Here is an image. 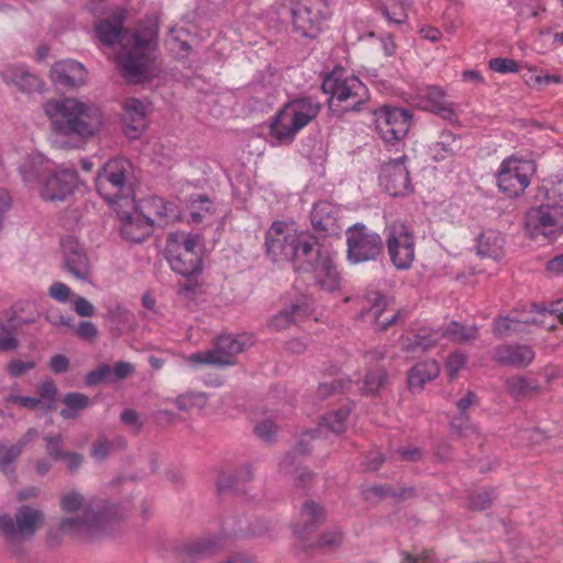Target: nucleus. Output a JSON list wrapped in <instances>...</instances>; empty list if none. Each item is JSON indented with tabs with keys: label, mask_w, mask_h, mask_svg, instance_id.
<instances>
[{
	"label": "nucleus",
	"mask_w": 563,
	"mask_h": 563,
	"mask_svg": "<svg viewBox=\"0 0 563 563\" xmlns=\"http://www.w3.org/2000/svg\"><path fill=\"white\" fill-rule=\"evenodd\" d=\"M125 12L114 13L96 23L95 35L106 46L121 44L118 65L122 76L130 84H142L157 77L162 70L157 62L158 27L155 24L140 25L125 31Z\"/></svg>",
	"instance_id": "f257e3e1"
},
{
	"label": "nucleus",
	"mask_w": 563,
	"mask_h": 563,
	"mask_svg": "<svg viewBox=\"0 0 563 563\" xmlns=\"http://www.w3.org/2000/svg\"><path fill=\"white\" fill-rule=\"evenodd\" d=\"M43 110L54 131L84 142L93 137L103 123L102 112L97 106L75 98L48 100Z\"/></svg>",
	"instance_id": "f03ea898"
},
{
	"label": "nucleus",
	"mask_w": 563,
	"mask_h": 563,
	"mask_svg": "<svg viewBox=\"0 0 563 563\" xmlns=\"http://www.w3.org/2000/svg\"><path fill=\"white\" fill-rule=\"evenodd\" d=\"M124 516L121 507L109 501L88 504L81 515L60 520L59 531L77 542H95L109 534Z\"/></svg>",
	"instance_id": "7ed1b4c3"
},
{
	"label": "nucleus",
	"mask_w": 563,
	"mask_h": 563,
	"mask_svg": "<svg viewBox=\"0 0 563 563\" xmlns=\"http://www.w3.org/2000/svg\"><path fill=\"white\" fill-rule=\"evenodd\" d=\"M317 239L307 233H298L290 225L274 222L266 232L265 246L273 261H291L296 269L311 252Z\"/></svg>",
	"instance_id": "20e7f679"
},
{
	"label": "nucleus",
	"mask_w": 563,
	"mask_h": 563,
	"mask_svg": "<svg viewBox=\"0 0 563 563\" xmlns=\"http://www.w3.org/2000/svg\"><path fill=\"white\" fill-rule=\"evenodd\" d=\"M131 170V163L124 158L110 159L98 170L97 191L113 210L120 205L130 209L134 207V190L130 180Z\"/></svg>",
	"instance_id": "39448f33"
},
{
	"label": "nucleus",
	"mask_w": 563,
	"mask_h": 563,
	"mask_svg": "<svg viewBox=\"0 0 563 563\" xmlns=\"http://www.w3.org/2000/svg\"><path fill=\"white\" fill-rule=\"evenodd\" d=\"M320 110V102L311 97H302L289 101L274 117L269 125L271 136L278 144L292 142L296 134L314 120Z\"/></svg>",
	"instance_id": "423d86ee"
},
{
	"label": "nucleus",
	"mask_w": 563,
	"mask_h": 563,
	"mask_svg": "<svg viewBox=\"0 0 563 563\" xmlns=\"http://www.w3.org/2000/svg\"><path fill=\"white\" fill-rule=\"evenodd\" d=\"M166 258L174 272L190 276L201 272L202 256L198 234L175 232L166 241Z\"/></svg>",
	"instance_id": "0eeeda50"
},
{
	"label": "nucleus",
	"mask_w": 563,
	"mask_h": 563,
	"mask_svg": "<svg viewBox=\"0 0 563 563\" xmlns=\"http://www.w3.org/2000/svg\"><path fill=\"white\" fill-rule=\"evenodd\" d=\"M322 90L330 95V107L341 106L343 111H357L368 100L366 86L356 76L341 71L325 76Z\"/></svg>",
	"instance_id": "6e6552de"
},
{
	"label": "nucleus",
	"mask_w": 563,
	"mask_h": 563,
	"mask_svg": "<svg viewBox=\"0 0 563 563\" xmlns=\"http://www.w3.org/2000/svg\"><path fill=\"white\" fill-rule=\"evenodd\" d=\"M287 12L294 33L306 38L317 37L329 16L328 5L323 0H290Z\"/></svg>",
	"instance_id": "1a4fd4ad"
},
{
	"label": "nucleus",
	"mask_w": 563,
	"mask_h": 563,
	"mask_svg": "<svg viewBox=\"0 0 563 563\" xmlns=\"http://www.w3.org/2000/svg\"><path fill=\"white\" fill-rule=\"evenodd\" d=\"M298 271L312 272L316 284L325 291L333 292L340 288L341 276L335 265L334 253L318 241Z\"/></svg>",
	"instance_id": "9d476101"
},
{
	"label": "nucleus",
	"mask_w": 563,
	"mask_h": 563,
	"mask_svg": "<svg viewBox=\"0 0 563 563\" xmlns=\"http://www.w3.org/2000/svg\"><path fill=\"white\" fill-rule=\"evenodd\" d=\"M246 346L244 336L220 335L216 339L213 347L190 354L187 361L196 365H212L218 367L233 365L238 354Z\"/></svg>",
	"instance_id": "9b49d317"
},
{
	"label": "nucleus",
	"mask_w": 563,
	"mask_h": 563,
	"mask_svg": "<svg viewBox=\"0 0 563 563\" xmlns=\"http://www.w3.org/2000/svg\"><path fill=\"white\" fill-rule=\"evenodd\" d=\"M43 522L44 515L41 510L22 506L18 509L14 519L9 515H0V534L13 544L31 539L43 526Z\"/></svg>",
	"instance_id": "f8f14e48"
},
{
	"label": "nucleus",
	"mask_w": 563,
	"mask_h": 563,
	"mask_svg": "<svg viewBox=\"0 0 563 563\" xmlns=\"http://www.w3.org/2000/svg\"><path fill=\"white\" fill-rule=\"evenodd\" d=\"M347 260L351 263L375 261L383 251L380 235L357 223L346 231Z\"/></svg>",
	"instance_id": "ddd939ff"
},
{
	"label": "nucleus",
	"mask_w": 563,
	"mask_h": 563,
	"mask_svg": "<svg viewBox=\"0 0 563 563\" xmlns=\"http://www.w3.org/2000/svg\"><path fill=\"white\" fill-rule=\"evenodd\" d=\"M386 247L391 264L397 269H408L415 261V238L401 222H393L385 229Z\"/></svg>",
	"instance_id": "4468645a"
},
{
	"label": "nucleus",
	"mask_w": 563,
	"mask_h": 563,
	"mask_svg": "<svg viewBox=\"0 0 563 563\" xmlns=\"http://www.w3.org/2000/svg\"><path fill=\"white\" fill-rule=\"evenodd\" d=\"M533 172L531 161L508 157L503 161L496 175L498 187L509 197L518 196L529 186Z\"/></svg>",
	"instance_id": "2eb2a0df"
},
{
	"label": "nucleus",
	"mask_w": 563,
	"mask_h": 563,
	"mask_svg": "<svg viewBox=\"0 0 563 563\" xmlns=\"http://www.w3.org/2000/svg\"><path fill=\"white\" fill-rule=\"evenodd\" d=\"M526 227L534 234L555 239L563 233V207L547 199L527 212Z\"/></svg>",
	"instance_id": "dca6fc26"
},
{
	"label": "nucleus",
	"mask_w": 563,
	"mask_h": 563,
	"mask_svg": "<svg viewBox=\"0 0 563 563\" xmlns=\"http://www.w3.org/2000/svg\"><path fill=\"white\" fill-rule=\"evenodd\" d=\"M349 417V410L340 409L330 412L323 417V422L319 426L318 430L307 432L301 440L298 441L295 449L287 453L280 462L279 466L285 472H290L291 467L299 463V457L306 455L310 449L308 448L310 440L314 439L316 433H323L329 430L335 434H341L346 429V419Z\"/></svg>",
	"instance_id": "f3484780"
},
{
	"label": "nucleus",
	"mask_w": 563,
	"mask_h": 563,
	"mask_svg": "<svg viewBox=\"0 0 563 563\" xmlns=\"http://www.w3.org/2000/svg\"><path fill=\"white\" fill-rule=\"evenodd\" d=\"M407 161L408 157L402 155L382 165L379 185L389 196L401 197L411 192L412 185Z\"/></svg>",
	"instance_id": "a211bd4d"
},
{
	"label": "nucleus",
	"mask_w": 563,
	"mask_h": 563,
	"mask_svg": "<svg viewBox=\"0 0 563 563\" xmlns=\"http://www.w3.org/2000/svg\"><path fill=\"white\" fill-rule=\"evenodd\" d=\"M411 114L401 108L384 107L376 113L375 125L377 133L385 142L402 140L409 129Z\"/></svg>",
	"instance_id": "6ab92c4d"
},
{
	"label": "nucleus",
	"mask_w": 563,
	"mask_h": 563,
	"mask_svg": "<svg viewBox=\"0 0 563 563\" xmlns=\"http://www.w3.org/2000/svg\"><path fill=\"white\" fill-rule=\"evenodd\" d=\"M77 185L76 170L57 169L41 183L40 197L46 201H64L74 194Z\"/></svg>",
	"instance_id": "aec40b11"
},
{
	"label": "nucleus",
	"mask_w": 563,
	"mask_h": 563,
	"mask_svg": "<svg viewBox=\"0 0 563 563\" xmlns=\"http://www.w3.org/2000/svg\"><path fill=\"white\" fill-rule=\"evenodd\" d=\"M121 221V235L132 242H142L151 233L154 220L147 214H141L134 205L133 209L120 205L114 209Z\"/></svg>",
	"instance_id": "412c9836"
},
{
	"label": "nucleus",
	"mask_w": 563,
	"mask_h": 563,
	"mask_svg": "<svg viewBox=\"0 0 563 563\" xmlns=\"http://www.w3.org/2000/svg\"><path fill=\"white\" fill-rule=\"evenodd\" d=\"M364 300L366 305L362 308L360 317L373 322L376 331H385L402 319L401 311H396L388 317L382 318L383 312L387 308V298L375 289H367Z\"/></svg>",
	"instance_id": "4be33fe9"
},
{
	"label": "nucleus",
	"mask_w": 563,
	"mask_h": 563,
	"mask_svg": "<svg viewBox=\"0 0 563 563\" xmlns=\"http://www.w3.org/2000/svg\"><path fill=\"white\" fill-rule=\"evenodd\" d=\"M62 246L66 271L79 280H88L91 275V264L84 246L74 239L65 240Z\"/></svg>",
	"instance_id": "5701e85b"
},
{
	"label": "nucleus",
	"mask_w": 563,
	"mask_h": 563,
	"mask_svg": "<svg viewBox=\"0 0 563 563\" xmlns=\"http://www.w3.org/2000/svg\"><path fill=\"white\" fill-rule=\"evenodd\" d=\"M534 351L526 344H503L493 352V360L505 366L527 367L534 360Z\"/></svg>",
	"instance_id": "b1692460"
},
{
	"label": "nucleus",
	"mask_w": 563,
	"mask_h": 563,
	"mask_svg": "<svg viewBox=\"0 0 563 563\" xmlns=\"http://www.w3.org/2000/svg\"><path fill=\"white\" fill-rule=\"evenodd\" d=\"M123 132L129 139H137L146 128L145 106L139 99H126L122 113Z\"/></svg>",
	"instance_id": "393cba45"
},
{
	"label": "nucleus",
	"mask_w": 563,
	"mask_h": 563,
	"mask_svg": "<svg viewBox=\"0 0 563 563\" xmlns=\"http://www.w3.org/2000/svg\"><path fill=\"white\" fill-rule=\"evenodd\" d=\"M52 81L60 88H75L86 80L85 67L73 59L55 64L51 70Z\"/></svg>",
	"instance_id": "a878e982"
},
{
	"label": "nucleus",
	"mask_w": 563,
	"mask_h": 563,
	"mask_svg": "<svg viewBox=\"0 0 563 563\" xmlns=\"http://www.w3.org/2000/svg\"><path fill=\"white\" fill-rule=\"evenodd\" d=\"M1 76L8 85H13L21 92L32 93L42 89V80L24 65L5 66Z\"/></svg>",
	"instance_id": "bb28decb"
},
{
	"label": "nucleus",
	"mask_w": 563,
	"mask_h": 563,
	"mask_svg": "<svg viewBox=\"0 0 563 563\" xmlns=\"http://www.w3.org/2000/svg\"><path fill=\"white\" fill-rule=\"evenodd\" d=\"M445 91L438 86L427 87L421 101V108L435 113L440 118L448 121H456L457 115L453 109L452 103L444 100Z\"/></svg>",
	"instance_id": "cd10ccee"
},
{
	"label": "nucleus",
	"mask_w": 563,
	"mask_h": 563,
	"mask_svg": "<svg viewBox=\"0 0 563 563\" xmlns=\"http://www.w3.org/2000/svg\"><path fill=\"white\" fill-rule=\"evenodd\" d=\"M145 214L150 216L154 223L166 225L179 219V210L173 202L159 197H152L143 206Z\"/></svg>",
	"instance_id": "c85d7f7f"
},
{
	"label": "nucleus",
	"mask_w": 563,
	"mask_h": 563,
	"mask_svg": "<svg viewBox=\"0 0 563 563\" xmlns=\"http://www.w3.org/2000/svg\"><path fill=\"white\" fill-rule=\"evenodd\" d=\"M505 239L499 231L484 230L477 236L476 252L481 257L500 260L504 256Z\"/></svg>",
	"instance_id": "c756f323"
},
{
	"label": "nucleus",
	"mask_w": 563,
	"mask_h": 563,
	"mask_svg": "<svg viewBox=\"0 0 563 563\" xmlns=\"http://www.w3.org/2000/svg\"><path fill=\"white\" fill-rule=\"evenodd\" d=\"M440 374V365L434 360L416 364L408 373V386L411 391L422 390L426 383Z\"/></svg>",
	"instance_id": "7c9ffc66"
},
{
	"label": "nucleus",
	"mask_w": 563,
	"mask_h": 563,
	"mask_svg": "<svg viewBox=\"0 0 563 563\" xmlns=\"http://www.w3.org/2000/svg\"><path fill=\"white\" fill-rule=\"evenodd\" d=\"M300 517L303 522L302 527L299 525L296 526L295 532L299 536H303L308 530L318 527L324 521L325 511L320 505L309 500L302 505Z\"/></svg>",
	"instance_id": "2f4dec72"
},
{
	"label": "nucleus",
	"mask_w": 563,
	"mask_h": 563,
	"mask_svg": "<svg viewBox=\"0 0 563 563\" xmlns=\"http://www.w3.org/2000/svg\"><path fill=\"white\" fill-rule=\"evenodd\" d=\"M410 0H382L380 12L390 24L400 25L408 20Z\"/></svg>",
	"instance_id": "473e14b6"
},
{
	"label": "nucleus",
	"mask_w": 563,
	"mask_h": 563,
	"mask_svg": "<svg viewBox=\"0 0 563 563\" xmlns=\"http://www.w3.org/2000/svg\"><path fill=\"white\" fill-rule=\"evenodd\" d=\"M534 319L505 316L494 321L493 333L498 338L510 336L522 331L521 327L534 323Z\"/></svg>",
	"instance_id": "72a5a7b5"
},
{
	"label": "nucleus",
	"mask_w": 563,
	"mask_h": 563,
	"mask_svg": "<svg viewBox=\"0 0 563 563\" xmlns=\"http://www.w3.org/2000/svg\"><path fill=\"white\" fill-rule=\"evenodd\" d=\"M462 150L460 139L450 131H443L440 141L433 144L434 159L442 161L457 154Z\"/></svg>",
	"instance_id": "f704fd0d"
},
{
	"label": "nucleus",
	"mask_w": 563,
	"mask_h": 563,
	"mask_svg": "<svg viewBox=\"0 0 563 563\" xmlns=\"http://www.w3.org/2000/svg\"><path fill=\"white\" fill-rule=\"evenodd\" d=\"M63 404L65 408L60 410V417L64 420H70L77 418L81 410L89 407L90 399L81 393H67L63 398Z\"/></svg>",
	"instance_id": "c9c22d12"
},
{
	"label": "nucleus",
	"mask_w": 563,
	"mask_h": 563,
	"mask_svg": "<svg viewBox=\"0 0 563 563\" xmlns=\"http://www.w3.org/2000/svg\"><path fill=\"white\" fill-rule=\"evenodd\" d=\"M307 314V308L302 305H291L273 317L269 327L276 331L285 330Z\"/></svg>",
	"instance_id": "e433bc0d"
},
{
	"label": "nucleus",
	"mask_w": 563,
	"mask_h": 563,
	"mask_svg": "<svg viewBox=\"0 0 563 563\" xmlns=\"http://www.w3.org/2000/svg\"><path fill=\"white\" fill-rule=\"evenodd\" d=\"M27 444L26 439H20L13 445L0 443V471L5 475H14L12 463L21 455L24 446Z\"/></svg>",
	"instance_id": "4c0bfd02"
},
{
	"label": "nucleus",
	"mask_w": 563,
	"mask_h": 563,
	"mask_svg": "<svg viewBox=\"0 0 563 563\" xmlns=\"http://www.w3.org/2000/svg\"><path fill=\"white\" fill-rule=\"evenodd\" d=\"M330 209L332 207L328 202H320L314 206L311 221L316 230L325 233H332L335 230V219L330 216Z\"/></svg>",
	"instance_id": "58836bf2"
},
{
	"label": "nucleus",
	"mask_w": 563,
	"mask_h": 563,
	"mask_svg": "<svg viewBox=\"0 0 563 563\" xmlns=\"http://www.w3.org/2000/svg\"><path fill=\"white\" fill-rule=\"evenodd\" d=\"M478 335L476 325H463L456 321H452L445 328V338L452 342H468L475 340Z\"/></svg>",
	"instance_id": "ea45409f"
},
{
	"label": "nucleus",
	"mask_w": 563,
	"mask_h": 563,
	"mask_svg": "<svg viewBox=\"0 0 563 563\" xmlns=\"http://www.w3.org/2000/svg\"><path fill=\"white\" fill-rule=\"evenodd\" d=\"M44 165V157L40 154L29 155L20 165V174L25 184H33L40 176Z\"/></svg>",
	"instance_id": "a19ab883"
},
{
	"label": "nucleus",
	"mask_w": 563,
	"mask_h": 563,
	"mask_svg": "<svg viewBox=\"0 0 563 563\" xmlns=\"http://www.w3.org/2000/svg\"><path fill=\"white\" fill-rule=\"evenodd\" d=\"M505 386L507 393L516 399L522 398L530 391H536L538 389L536 382L522 376H514L507 378Z\"/></svg>",
	"instance_id": "79ce46f5"
},
{
	"label": "nucleus",
	"mask_w": 563,
	"mask_h": 563,
	"mask_svg": "<svg viewBox=\"0 0 563 563\" xmlns=\"http://www.w3.org/2000/svg\"><path fill=\"white\" fill-rule=\"evenodd\" d=\"M208 397L201 391H187L177 396L173 402L181 411H189L194 408L202 409L206 407Z\"/></svg>",
	"instance_id": "37998d69"
},
{
	"label": "nucleus",
	"mask_w": 563,
	"mask_h": 563,
	"mask_svg": "<svg viewBox=\"0 0 563 563\" xmlns=\"http://www.w3.org/2000/svg\"><path fill=\"white\" fill-rule=\"evenodd\" d=\"M387 373L383 367L366 373L361 391L365 395H376L386 384Z\"/></svg>",
	"instance_id": "c03bdc74"
},
{
	"label": "nucleus",
	"mask_w": 563,
	"mask_h": 563,
	"mask_svg": "<svg viewBox=\"0 0 563 563\" xmlns=\"http://www.w3.org/2000/svg\"><path fill=\"white\" fill-rule=\"evenodd\" d=\"M420 340L421 351H427L440 343L441 339L445 338V329H420L418 332Z\"/></svg>",
	"instance_id": "a18cd8bd"
},
{
	"label": "nucleus",
	"mask_w": 563,
	"mask_h": 563,
	"mask_svg": "<svg viewBox=\"0 0 563 563\" xmlns=\"http://www.w3.org/2000/svg\"><path fill=\"white\" fill-rule=\"evenodd\" d=\"M46 453L54 461H62V457L66 454L63 450L64 438L62 434L46 435Z\"/></svg>",
	"instance_id": "49530a36"
},
{
	"label": "nucleus",
	"mask_w": 563,
	"mask_h": 563,
	"mask_svg": "<svg viewBox=\"0 0 563 563\" xmlns=\"http://www.w3.org/2000/svg\"><path fill=\"white\" fill-rule=\"evenodd\" d=\"M494 498V489L485 488L470 497V507L473 510H485L490 507Z\"/></svg>",
	"instance_id": "de8ad7c7"
},
{
	"label": "nucleus",
	"mask_w": 563,
	"mask_h": 563,
	"mask_svg": "<svg viewBox=\"0 0 563 563\" xmlns=\"http://www.w3.org/2000/svg\"><path fill=\"white\" fill-rule=\"evenodd\" d=\"M451 429L460 437L476 433L477 428L474 426L468 416H456L450 422Z\"/></svg>",
	"instance_id": "09e8293b"
},
{
	"label": "nucleus",
	"mask_w": 563,
	"mask_h": 563,
	"mask_svg": "<svg viewBox=\"0 0 563 563\" xmlns=\"http://www.w3.org/2000/svg\"><path fill=\"white\" fill-rule=\"evenodd\" d=\"M113 448L112 442L103 435H100L91 445V456L96 461H103Z\"/></svg>",
	"instance_id": "8fccbe9b"
},
{
	"label": "nucleus",
	"mask_w": 563,
	"mask_h": 563,
	"mask_svg": "<svg viewBox=\"0 0 563 563\" xmlns=\"http://www.w3.org/2000/svg\"><path fill=\"white\" fill-rule=\"evenodd\" d=\"M488 66L493 71L499 74L517 73L519 70L518 63L511 58H492Z\"/></svg>",
	"instance_id": "3c124183"
},
{
	"label": "nucleus",
	"mask_w": 563,
	"mask_h": 563,
	"mask_svg": "<svg viewBox=\"0 0 563 563\" xmlns=\"http://www.w3.org/2000/svg\"><path fill=\"white\" fill-rule=\"evenodd\" d=\"M60 505L64 511L75 512L84 506V497L80 493L71 490L63 496Z\"/></svg>",
	"instance_id": "603ef678"
},
{
	"label": "nucleus",
	"mask_w": 563,
	"mask_h": 563,
	"mask_svg": "<svg viewBox=\"0 0 563 563\" xmlns=\"http://www.w3.org/2000/svg\"><path fill=\"white\" fill-rule=\"evenodd\" d=\"M112 373L110 365L102 364L96 369L87 373L85 383L87 386H97L101 382L108 379Z\"/></svg>",
	"instance_id": "864d4df0"
},
{
	"label": "nucleus",
	"mask_w": 563,
	"mask_h": 563,
	"mask_svg": "<svg viewBox=\"0 0 563 563\" xmlns=\"http://www.w3.org/2000/svg\"><path fill=\"white\" fill-rule=\"evenodd\" d=\"M217 545L214 539H205L188 545L186 551L190 556H202L211 553Z\"/></svg>",
	"instance_id": "5fc2aeb1"
},
{
	"label": "nucleus",
	"mask_w": 563,
	"mask_h": 563,
	"mask_svg": "<svg viewBox=\"0 0 563 563\" xmlns=\"http://www.w3.org/2000/svg\"><path fill=\"white\" fill-rule=\"evenodd\" d=\"M350 384L351 380H347L346 383L341 380L323 382L319 384L317 393L320 398H327L335 393L344 391L347 389V385Z\"/></svg>",
	"instance_id": "6e6d98bb"
},
{
	"label": "nucleus",
	"mask_w": 563,
	"mask_h": 563,
	"mask_svg": "<svg viewBox=\"0 0 563 563\" xmlns=\"http://www.w3.org/2000/svg\"><path fill=\"white\" fill-rule=\"evenodd\" d=\"M36 366L34 361L12 360L7 365V372L11 377H20Z\"/></svg>",
	"instance_id": "4d7b16f0"
},
{
	"label": "nucleus",
	"mask_w": 563,
	"mask_h": 563,
	"mask_svg": "<svg viewBox=\"0 0 563 563\" xmlns=\"http://www.w3.org/2000/svg\"><path fill=\"white\" fill-rule=\"evenodd\" d=\"M276 430L277 428L275 423L272 420L266 419L255 426L254 433L258 439L269 442L276 433Z\"/></svg>",
	"instance_id": "13d9d810"
},
{
	"label": "nucleus",
	"mask_w": 563,
	"mask_h": 563,
	"mask_svg": "<svg viewBox=\"0 0 563 563\" xmlns=\"http://www.w3.org/2000/svg\"><path fill=\"white\" fill-rule=\"evenodd\" d=\"M36 391L38 394L37 398H40L41 400L47 399L49 401H55L58 393L56 384L51 378L41 382V384H38L36 388Z\"/></svg>",
	"instance_id": "bf43d9fd"
},
{
	"label": "nucleus",
	"mask_w": 563,
	"mask_h": 563,
	"mask_svg": "<svg viewBox=\"0 0 563 563\" xmlns=\"http://www.w3.org/2000/svg\"><path fill=\"white\" fill-rule=\"evenodd\" d=\"M367 493H374L378 496L391 495V496H395L398 498H409V497L413 496V488L409 487V488H404L399 492H396L390 487L374 486V487L369 488Z\"/></svg>",
	"instance_id": "052dcab7"
},
{
	"label": "nucleus",
	"mask_w": 563,
	"mask_h": 563,
	"mask_svg": "<svg viewBox=\"0 0 563 563\" xmlns=\"http://www.w3.org/2000/svg\"><path fill=\"white\" fill-rule=\"evenodd\" d=\"M48 296L56 301L66 302L70 297V288L66 284L56 282L48 288Z\"/></svg>",
	"instance_id": "680f3d73"
},
{
	"label": "nucleus",
	"mask_w": 563,
	"mask_h": 563,
	"mask_svg": "<svg viewBox=\"0 0 563 563\" xmlns=\"http://www.w3.org/2000/svg\"><path fill=\"white\" fill-rule=\"evenodd\" d=\"M395 454L398 455L400 461L417 462L422 457V451L417 446H401L397 449Z\"/></svg>",
	"instance_id": "e2e57ef3"
},
{
	"label": "nucleus",
	"mask_w": 563,
	"mask_h": 563,
	"mask_svg": "<svg viewBox=\"0 0 563 563\" xmlns=\"http://www.w3.org/2000/svg\"><path fill=\"white\" fill-rule=\"evenodd\" d=\"M342 542V533L339 530L323 533L319 539V545L327 549H334Z\"/></svg>",
	"instance_id": "0e129e2a"
},
{
	"label": "nucleus",
	"mask_w": 563,
	"mask_h": 563,
	"mask_svg": "<svg viewBox=\"0 0 563 563\" xmlns=\"http://www.w3.org/2000/svg\"><path fill=\"white\" fill-rule=\"evenodd\" d=\"M75 332L78 338L87 341L93 340L98 334L97 327L91 321H81Z\"/></svg>",
	"instance_id": "69168bd1"
},
{
	"label": "nucleus",
	"mask_w": 563,
	"mask_h": 563,
	"mask_svg": "<svg viewBox=\"0 0 563 563\" xmlns=\"http://www.w3.org/2000/svg\"><path fill=\"white\" fill-rule=\"evenodd\" d=\"M420 340L418 339V333L406 334L400 336L399 342L401 350L408 353H415L421 351Z\"/></svg>",
	"instance_id": "338daca9"
},
{
	"label": "nucleus",
	"mask_w": 563,
	"mask_h": 563,
	"mask_svg": "<svg viewBox=\"0 0 563 563\" xmlns=\"http://www.w3.org/2000/svg\"><path fill=\"white\" fill-rule=\"evenodd\" d=\"M465 362V355L459 352L452 353L448 357L446 367L451 378L464 366Z\"/></svg>",
	"instance_id": "774afa93"
}]
</instances>
